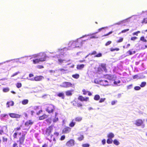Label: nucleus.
<instances>
[{
  "label": "nucleus",
  "instance_id": "obj_36",
  "mask_svg": "<svg viewBox=\"0 0 147 147\" xmlns=\"http://www.w3.org/2000/svg\"><path fill=\"white\" fill-rule=\"evenodd\" d=\"M84 136L82 135H81L80 137L78 138V140L79 141H81L83 140Z\"/></svg>",
  "mask_w": 147,
  "mask_h": 147
},
{
  "label": "nucleus",
  "instance_id": "obj_56",
  "mask_svg": "<svg viewBox=\"0 0 147 147\" xmlns=\"http://www.w3.org/2000/svg\"><path fill=\"white\" fill-rule=\"evenodd\" d=\"M65 136L64 135H63L61 136L60 140H63L65 139Z\"/></svg>",
  "mask_w": 147,
  "mask_h": 147
},
{
  "label": "nucleus",
  "instance_id": "obj_38",
  "mask_svg": "<svg viewBox=\"0 0 147 147\" xmlns=\"http://www.w3.org/2000/svg\"><path fill=\"white\" fill-rule=\"evenodd\" d=\"M113 142L116 145H119V142L116 139H115L113 140Z\"/></svg>",
  "mask_w": 147,
  "mask_h": 147
},
{
  "label": "nucleus",
  "instance_id": "obj_39",
  "mask_svg": "<svg viewBox=\"0 0 147 147\" xmlns=\"http://www.w3.org/2000/svg\"><path fill=\"white\" fill-rule=\"evenodd\" d=\"M123 40V38L121 37H120L119 39L118 40H117L116 41V42L117 43H120L121 42H122Z\"/></svg>",
  "mask_w": 147,
  "mask_h": 147
},
{
  "label": "nucleus",
  "instance_id": "obj_26",
  "mask_svg": "<svg viewBox=\"0 0 147 147\" xmlns=\"http://www.w3.org/2000/svg\"><path fill=\"white\" fill-rule=\"evenodd\" d=\"M76 124V123L74 121V119L72 120L69 123V125L71 127H74Z\"/></svg>",
  "mask_w": 147,
  "mask_h": 147
},
{
  "label": "nucleus",
  "instance_id": "obj_7",
  "mask_svg": "<svg viewBox=\"0 0 147 147\" xmlns=\"http://www.w3.org/2000/svg\"><path fill=\"white\" fill-rule=\"evenodd\" d=\"M26 138V134H24L22 135V136L20 137L18 141L17 142H19L20 145L23 144Z\"/></svg>",
  "mask_w": 147,
  "mask_h": 147
},
{
  "label": "nucleus",
  "instance_id": "obj_60",
  "mask_svg": "<svg viewBox=\"0 0 147 147\" xmlns=\"http://www.w3.org/2000/svg\"><path fill=\"white\" fill-rule=\"evenodd\" d=\"M54 134L56 136H59V134L57 132H54Z\"/></svg>",
  "mask_w": 147,
  "mask_h": 147
},
{
  "label": "nucleus",
  "instance_id": "obj_62",
  "mask_svg": "<svg viewBox=\"0 0 147 147\" xmlns=\"http://www.w3.org/2000/svg\"><path fill=\"white\" fill-rule=\"evenodd\" d=\"M102 144L103 145H104L106 143V140L105 139L102 140Z\"/></svg>",
  "mask_w": 147,
  "mask_h": 147
},
{
  "label": "nucleus",
  "instance_id": "obj_40",
  "mask_svg": "<svg viewBox=\"0 0 147 147\" xmlns=\"http://www.w3.org/2000/svg\"><path fill=\"white\" fill-rule=\"evenodd\" d=\"M146 82H142L141 83V84L140 85V86L141 87H143L146 86Z\"/></svg>",
  "mask_w": 147,
  "mask_h": 147
},
{
  "label": "nucleus",
  "instance_id": "obj_21",
  "mask_svg": "<svg viewBox=\"0 0 147 147\" xmlns=\"http://www.w3.org/2000/svg\"><path fill=\"white\" fill-rule=\"evenodd\" d=\"M14 104V102L13 101H12L7 102V103L6 105H7V107H10V106H13Z\"/></svg>",
  "mask_w": 147,
  "mask_h": 147
},
{
  "label": "nucleus",
  "instance_id": "obj_47",
  "mask_svg": "<svg viewBox=\"0 0 147 147\" xmlns=\"http://www.w3.org/2000/svg\"><path fill=\"white\" fill-rule=\"evenodd\" d=\"M140 31H138L137 32H134L132 34L133 35H136V36H138V33H140Z\"/></svg>",
  "mask_w": 147,
  "mask_h": 147
},
{
  "label": "nucleus",
  "instance_id": "obj_3",
  "mask_svg": "<svg viewBox=\"0 0 147 147\" xmlns=\"http://www.w3.org/2000/svg\"><path fill=\"white\" fill-rule=\"evenodd\" d=\"M55 106L52 104H49L48 105L46 109V111L49 114L53 113L55 110Z\"/></svg>",
  "mask_w": 147,
  "mask_h": 147
},
{
  "label": "nucleus",
  "instance_id": "obj_33",
  "mask_svg": "<svg viewBox=\"0 0 147 147\" xmlns=\"http://www.w3.org/2000/svg\"><path fill=\"white\" fill-rule=\"evenodd\" d=\"M113 141L112 139L108 138L107 140V142L108 144H111L112 143Z\"/></svg>",
  "mask_w": 147,
  "mask_h": 147
},
{
  "label": "nucleus",
  "instance_id": "obj_8",
  "mask_svg": "<svg viewBox=\"0 0 147 147\" xmlns=\"http://www.w3.org/2000/svg\"><path fill=\"white\" fill-rule=\"evenodd\" d=\"M62 85V87L65 88L73 87V86L74 85L71 83L68 82H64L63 83Z\"/></svg>",
  "mask_w": 147,
  "mask_h": 147
},
{
  "label": "nucleus",
  "instance_id": "obj_27",
  "mask_svg": "<svg viewBox=\"0 0 147 147\" xmlns=\"http://www.w3.org/2000/svg\"><path fill=\"white\" fill-rule=\"evenodd\" d=\"M58 58V63L60 65L62 64L63 63V62L65 61L64 59H61L60 58H59V57H57Z\"/></svg>",
  "mask_w": 147,
  "mask_h": 147
},
{
  "label": "nucleus",
  "instance_id": "obj_10",
  "mask_svg": "<svg viewBox=\"0 0 147 147\" xmlns=\"http://www.w3.org/2000/svg\"><path fill=\"white\" fill-rule=\"evenodd\" d=\"M78 99L81 102L85 101L87 102L89 100V98L88 97H84L82 96H79L78 97Z\"/></svg>",
  "mask_w": 147,
  "mask_h": 147
},
{
  "label": "nucleus",
  "instance_id": "obj_63",
  "mask_svg": "<svg viewBox=\"0 0 147 147\" xmlns=\"http://www.w3.org/2000/svg\"><path fill=\"white\" fill-rule=\"evenodd\" d=\"M132 86V84H130V85H129L127 87V89H129L131 88Z\"/></svg>",
  "mask_w": 147,
  "mask_h": 147
},
{
  "label": "nucleus",
  "instance_id": "obj_1",
  "mask_svg": "<svg viewBox=\"0 0 147 147\" xmlns=\"http://www.w3.org/2000/svg\"><path fill=\"white\" fill-rule=\"evenodd\" d=\"M83 41L77 40L75 41L70 42L68 43V48L70 49L73 48L79 47L82 46Z\"/></svg>",
  "mask_w": 147,
  "mask_h": 147
},
{
  "label": "nucleus",
  "instance_id": "obj_51",
  "mask_svg": "<svg viewBox=\"0 0 147 147\" xmlns=\"http://www.w3.org/2000/svg\"><path fill=\"white\" fill-rule=\"evenodd\" d=\"M113 78V77L112 76L108 75L107 77V78L109 80H110L112 79Z\"/></svg>",
  "mask_w": 147,
  "mask_h": 147
},
{
  "label": "nucleus",
  "instance_id": "obj_12",
  "mask_svg": "<svg viewBox=\"0 0 147 147\" xmlns=\"http://www.w3.org/2000/svg\"><path fill=\"white\" fill-rule=\"evenodd\" d=\"M44 77L42 76H37L35 77L33 79H30V80L32 81H41L43 79Z\"/></svg>",
  "mask_w": 147,
  "mask_h": 147
},
{
  "label": "nucleus",
  "instance_id": "obj_9",
  "mask_svg": "<svg viewBox=\"0 0 147 147\" xmlns=\"http://www.w3.org/2000/svg\"><path fill=\"white\" fill-rule=\"evenodd\" d=\"M74 141L73 139H70L66 143V145L67 147H70L74 145Z\"/></svg>",
  "mask_w": 147,
  "mask_h": 147
},
{
  "label": "nucleus",
  "instance_id": "obj_4",
  "mask_svg": "<svg viewBox=\"0 0 147 147\" xmlns=\"http://www.w3.org/2000/svg\"><path fill=\"white\" fill-rule=\"evenodd\" d=\"M71 103L73 106L76 107L81 108L82 106V104L77 100H74L71 102Z\"/></svg>",
  "mask_w": 147,
  "mask_h": 147
},
{
  "label": "nucleus",
  "instance_id": "obj_45",
  "mask_svg": "<svg viewBox=\"0 0 147 147\" xmlns=\"http://www.w3.org/2000/svg\"><path fill=\"white\" fill-rule=\"evenodd\" d=\"M105 100H106L105 98H101L100 99L99 102V103H102V102H104V101Z\"/></svg>",
  "mask_w": 147,
  "mask_h": 147
},
{
  "label": "nucleus",
  "instance_id": "obj_34",
  "mask_svg": "<svg viewBox=\"0 0 147 147\" xmlns=\"http://www.w3.org/2000/svg\"><path fill=\"white\" fill-rule=\"evenodd\" d=\"M140 40L141 41H142L144 42H146L147 40L143 36H141L140 38Z\"/></svg>",
  "mask_w": 147,
  "mask_h": 147
},
{
  "label": "nucleus",
  "instance_id": "obj_16",
  "mask_svg": "<svg viewBox=\"0 0 147 147\" xmlns=\"http://www.w3.org/2000/svg\"><path fill=\"white\" fill-rule=\"evenodd\" d=\"M71 128L68 127H65L63 130V133L64 134H67L70 131Z\"/></svg>",
  "mask_w": 147,
  "mask_h": 147
},
{
  "label": "nucleus",
  "instance_id": "obj_48",
  "mask_svg": "<svg viewBox=\"0 0 147 147\" xmlns=\"http://www.w3.org/2000/svg\"><path fill=\"white\" fill-rule=\"evenodd\" d=\"M82 91L83 92V94L84 95H86L88 92V91H86L85 89H83Z\"/></svg>",
  "mask_w": 147,
  "mask_h": 147
},
{
  "label": "nucleus",
  "instance_id": "obj_6",
  "mask_svg": "<svg viewBox=\"0 0 147 147\" xmlns=\"http://www.w3.org/2000/svg\"><path fill=\"white\" fill-rule=\"evenodd\" d=\"M53 129V127L51 126H49L46 128L45 130V134L47 136H49Z\"/></svg>",
  "mask_w": 147,
  "mask_h": 147
},
{
  "label": "nucleus",
  "instance_id": "obj_29",
  "mask_svg": "<svg viewBox=\"0 0 147 147\" xmlns=\"http://www.w3.org/2000/svg\"><path fill=\"white\" fill-rule=\"evenodd\" d=\"M94 99L95 100H98L100 99V96L98 94H96L94 96Z\"/></svg>",
  "mask_w": 147,
  "mask_h": 147
},
{
  "label": "nucleus",
  "instance_id": "obj_50",
  "mask_svg": "<svg viewBox=\"0 0 147 147\" xmlns=\"http://www.w3.org/2000/svg\"><path fill=\"white\" fill-rule=\"evenodd\" d=\"M20 73V72L19 71H18L17 72H16L15 73H14V74H13L12 75H11V77H12L14 76H16L18 74Z\"/></svg>",
  "mask_w": 147,
  "mask_h": 147
},
{
  "label": "nucleus",
  "instance_id": "obj_58",
  "mask_svg": "<svg viewBox=\"0 0 147 147\" xmlns=\"http://www.w3.org/2000/svg\"><path fill=\"white\" fill-rule=\"evenodd\" d=\"M37 67L39 69H41L42 68H43L44 67L42 65H38L37 66Z\"/></svg>",
  "mask_w": 147,
  "mask_h": 147
},
{
  "label": "nucleus",
  "instance_id": "obj_41",
  "mask_svg": "<svg viewBox=\"0 0 147 147\" xmlns=\"http://www.w3.org/2000/svg\"><path fill=\"white\" fill-rule=\"evenodd\" d=\"M16 87L18 88H19L22 87V85L21 83H18L16 84Z\"/></svg>",
  "mask_w": 147,
  "mask_h": 147
},
{
  "label": "nucleus",
  "instance_id": "obj_23",
  "mask_svg": "<svg viewBox=\"0 0 147 147\" xmlns=\"http://www.w3.org/2000/svg\"><path fill=\"white\" fill-rule=\"evenodd\" d=\"M114 134L112 133L111 132L108 134L107 135V137L108 138L112 139L114 137Z\"/></svg>",
  "mask_w": 147,
  "mask_h": 147
},
{
  "label": "nucleus",
  "instance_id": "obj_13",
  "mask_svg": "<svg viewBox=\"0 0 147 147\" xmlns=\"http://www.w3.org/2000/svg\"><path fill=\"white\" fill-rule=\"evenodd\" d=\"M143 123V121L142 119H137L136 121L135 124L137 126H140Z\"/></svg>",
  "mask_w": 147,
  "mask_h": 147
},
{
  "label": "nucleus",
  "instance_id": "obj_53",
  "mask_svg": "<svg viewBox=\"0 0 147 147\" xmlns=\"http://www.w3.org/2000/svg\"><path fill=\"white\" fill-rule=\"evenodd\" d=\"M121 82V81L120 80H118L117 82L115 81L114 82V84L115 85H117V84H119Z\"/></svg>",
  "mask_w": 147,
  "mask_h": 147
},
{
  "label": "nucleus",
  "instance_id": "obj_49",
  "mask_svg": "<svg viewBox=\"0 0 147 147\" xmlns=\"http://www.w3.org/2000/svg\"><path fill=\"white\" fill-rule=\"evenodd\" d=\"M112 42L111 41H107L105 44L106 46H107L110 45L111 43Z\"/></svg>",
  "mask_w": 147,
  "mask_h": 147
},
{
  "label": "nucleus",
  "instance_id": "obj_52",
  "mask_svg": "<svg viewBox=\"0 0 147 147\" xmlns=\"http://www.w3.org/2000/svg\"><path fill=\"white\" fill-rule=\"evenodd\" d=\"M134 89L136 90H139L140 89V88L139 86L135 87Z\"/></svg>",
  "mask_w": 147,
  "mask_h": 147
},
{
  "label": "nucleus",
  "instance_id": "obj_46",
  "mask_svg": "<svg viewBox=\"0 0 147 147\" xmlns=\"http://www.w3.org/2000/svg\"><path fill=\"white\" fill-rule=\"evenodd\" d=\"M82 147H89L90 145L88 144H82Z\"/></svg>",
  "mask_w": 147,
  "mask_h": 147
},
{
  "label": "nucleus",
  "instance_id": "obj_31",
  "mask_svg": "<svg viewBox=\"0 0 147 147\" xmlns=\"http://www.w3.org/2000/svg\"><path fill=\"white\" fill-rule=\"evenodd\" d=\"M80 76L79 74H76L72 75V77L75 79H78L79 78Z\"/></svg>",
  "mask_w": 147,
  "mask_h": 147
},
{
  "label": "nucleus",
  "instance_id": "obj_37",
  "mask_svg": "<svg viewBox=\"0 0 147 147\" xmlns=\"http://www.w3.org/2000/svg\"><path fill=\"white\" fill-rule=\"evenodd\" d=\"M2 141L3 142H7L8 140V138L5 136H3L2 137Z\"/></svg>",
  "mask_w": 147,
  "mask_h": 147
},
{
  "label": "nucleus",
  "instance_id": "obj_64",
  "mask_svg": "<svg viewBox=\"0 0 147 147\" xmlns=\"http://www.w3.org/2000/svg\"><path fill=\"white\" fill-rule=\"evenodd\" d=\"M48 146L47 144H44L42 146V147H47Z\"/></svg>",
  "mask_w": 147,
  "mask_h": 147
},
{
  "label": "nucleus",
  "instance_id": "obj_20",
  "mask_svg": "<svg viewBox=\"0 0 147 147\" xmlns=\"http://www.w3.org/2000/svg\"><path fill=\"white\" fill-rule=\"evenodd\" d=\"M57 96L59 97H61L63 99H64L65 98V95L63 92L59 93L57 94Z\"/></svg>",
  "mask_w": 147,
  "mask_h": 147
},
{
  "label": "nucleus",
  "instance_id": "obj_19",
  "mask_svg": "<svg viewBox=\"0 0 147 147\" xmlns=\"http://www.w3.org/2000/svg\"><path fill=\"white\" fill-rule=\"evenodd\" d=\"M48 117V116L47 115H46L45 114H44L42 116H41L39 117V120H43L47 118Z\"/></svg>",
  "mask_w": 147,
  "mask_h": 147
},
{
  "label": "nucleus",
  "instance_id": "obj_25",
  "mask_svg": "<svg viewBox=\"0 0 147 147\" xmlns=\"http://www.w3.org/2000/svg\"><path fill=\"white\" fill-rule=\"evenodd\" d=\"M82 119V117H76L75 119H74V121L75 120L76 121L80 122L81 121Z\"/></svg>",
  "mask_w": 147,
  "mask_h": 147
},
{
  "label": "nucleus",
  "instance_id": "obj_61",
  "mask_svg": "<svg viewBox=\"0 0 147 147\" xmlns=\"http://www.w3.org/2000/svg\"><path fill=\"white\" fill-rule=\"evenodd\" d=\"M138 77V75H134L133 76V78L134 79H135L137 78Z\"/></svg>",
  "mask_w": 147,
  "mask_h": 147
},
{
  "label": "nucleus",
  "instance_id": "obj_35",
  "mask_svg": "<svg viewBox=\"0 0 147 147\" xmlns=\"http://www.w3.org/2000/svg\"><path fill=\"white\" fill-rule=\"evenodd\" d=\"M57 113L56 112L55 113V118L54 119H53V121L54 122H55L56 121H58V118L57 117V118L56 117V116H57Z\"/></svg>",
  "mask_w": 147,
  "mask_h": 147
},
{
  "label": "nucleus",
  "instance_id": "obj_44",
  "mask_svg": "<svg viewBox=\"0 0 147 147\" xmlns=\"http://www.w3.org/2000/svg\"><path fill=\"white\" fill-rule=\"evenodd\" d=\"M129 30V29H126L124 30H122L121 31V32L119 33V34H121V33H125V32H126L128 31Z\"/></svg>",
  "mask_w": 147,
  "mask_h": 147
},
{
  "label": "nucleus",
  "instance_id": "obj_2",
  "mask_svg": "<svg viewBox=\"0 0 147 147\" xmlns=\"http://www.w3.org/2000/svg\"><path fill=\"white\" fill-rule=\"evenodd\" d=\"M47 57V56L45 52L40 53L34 57H38L40 60L41 62L45 61Z\"/></svg>",
  "mask_w": 147,
  "mask_h": 147
},
{
  "label": "nucleus",
  "instance_id": "obj_28",
  "mask_svg": "<svg viewBox=\"0 0 147 147\" xmlns=\"http://www.w3.org/2000/svg\"><path fill=\"white\" fill-rule=\"evenodd\" d=\"M136 53V51H134L132 52L131 50H129L127 52V53L128 54V55H131L135 53Z\"/></svg>",
  "mask_w": 147,
  "mask_h": 147
},
{
  "label": "nucleus",
  "instance_id": "obj_11",
  "mask_svg": "<svg viewBox=\"0 0 147 147\" xmlns=\"http://www.w3.org/2000/svg\"><path fill=\"white\" fill-rule=\"evenodd\" d=\"M97 53V52L96 51H93L91 53H89V55H95L94 57H100L102 56V55L101 53H99L98 54L96 55Z\"/></svg>",
  "mask_w": 147,
  "mask_h": 147
},
{
  "label": "nucleus",
  "instance_id": "obj_24",
  "mask_svg": "<svg viewBox=\"0 0 147 147\" xmlns=\"http://www.w3.org/2000/svg\"><path fill=\"white\" fill-rule=\"evenodd\" d=\"M32 61L34 64H36L39 63L40 62H41L40 60L39 59H36L32 60Z\"/></svg>",
  "mask_w": 147,
  "mask_h": 147
},
{
  "label": "nucleus",
  "instance_id": "obj_57",
  "mask_svg": "<svg viewBox=\"0 0 147 147\" xmlns=\"http://www.w3.org/2000/svg\"><path fill=\"white\" fill-rule=\"evenodd\" d=\"M117 100H113L111 102V104L112 105H114L116 102H117Z\"/></svg>",
  "mask_w": 147,
  "mask_h": 147
},
{
  "label": "nucleus",
  "instance_id": "obj_30",
  "mask_svg": "<svg viewBox=\"0 0 147 147\" xmlns=\"http://www.w3.org/2000/svg\"><path fill=\"white\" fill-rule=\"evenodd\" d=\"M28 102V99H24L22 101V103L23 105H26Z\"/></svg>",
  "mask_w": 147,
  "mask_h": 147
},
{
  "label": "nucleus",
  "instance_id": "obj_55",
  "mask_svg": "<svg viewBox=\"0 0 147 147\" xmlns=\"http://www.w3.org/2000/svg\"><path fill=\"white\" fill-rule=\"evenodd\" d=\"M137 38H138L137 37H136L134 36V37H132L131 38V40L134 41V40H135L136 39H137Z\"/></svg>",
  "mask_w": 147,
  "mask_h": 147
},
{
  "label": "nucleus",
  "instance_id": "obj_43",
  "mask_svg": "<svg viewBox=\"0 0 147 147\" xmlns=\"http://www.w3.org/2000/svg\"><path fill=\"white\" fill-rule=\"evenodd\" d=\"M3 90L4 92H7L9 90V89L8 88H5L3 89Z\"/></svg>",
  "mask_w": 147,
  "mask_h": 147
},
{
  "label": "nucleus",
  "instance_id": "obj_15",
  "mask_svg": "<svg viewBox=\"0 0 147 147\" xmlns=\"http://www.w3.org/2000/svg\"><path fill=\"white\" fill-rule=\"evenodd\" d=\"M100 83L102 85L104 86H107L110 85L109 82L107 80H101L100 81Z\"/></svg>",
  "mask_w": 147,
  "mask_h": 147
},
{
  "label": "nucleus",
  "instance_id": "obj_54",
  "mask_svg": "<svg viewBox=\"0 0 147 147\" xmlns=\"http://www.w3.org/2000/svg\"><path fill=\"white\" fill-rule=\"evenodd\" d=\"M12 147H18V144L16 142H14L13 145Z\"/></svg>",
  "mask_w": 147,
  "mask_h": 147
},
{
  "label": "nucleus",
  "instance_id": "obj_22",
  "mask_svg": "<svg viewBox=\"0 0 147 147\" xmlns=\"http://www.w3.org/2000/svg\"><path fill=\"white\" fill-rule=\"evenodd\" d=\"M84 67V65L83 64L78 65H77L76 68L78 70H81L83 69Z\"/></svg>",
  "mask_w": 147,
  "mask_h": 147
},
{
  "label": "nucleus",
  "instance_id": "obj_32",
  "mask_svg": "<svg viewBox=\"0 0 147 147\" xmlns=\"http://www.w3.org/2000/svg\"><path fill=\"white\" fill-rule=\"evenodd\" d=\"M101 67L104 70H106V65L104 63H101L100 65Z\"/></svg>",
  "mask_w": 147,
  "mask_h": 147
},
{
  "label": "nucleus",
  "instance_id": "obj_59",
  "mask_svg": "<svg viewBox=\"0 0 147 147\" xmlns=\"http://www.w3.org/2000/svg\"><path fill=\"white\" fill-rule=\"evenodd\" d=\"M42 112V110H39L38 112L36 113V115H39Z\"/></svg>",
  "mask_w": 147,
  "mask_h": 147
},
{
  "label": "nucleus",
  "instance_id": "obj_14",
  "mask_svg": "<svg viewBox=\"0 0 147 147\" xmlns=\"http://www.w3.org/2000/svg\"><path fill=\"white\" fill-rule=\"evenodd\" d=\"M9 115L11 117L15 118H19L21 116L20 115L14 113H10Z\"/></svg>",
  "mask_w": 147,
  "mask_h": 147
},
{
  "label": "nucleus",
  "instance_id": "obj_5",
  "mask_svg": "<svg viewBox=\"0 0 147 147\" xmlns=\"http://www.w3.org/2000/svg\"><path fill=\"white\" fill-rule=\"evenodd\" d=\"M22 125H21L19 127H16L14 129L15 132L13 134V136L14 139H16L17 138V134L18 131L20 130Z\"/></svg>",
  "mask_w": 147,
  "mask_h": 147
},
{
  "label": "nucleus",
  "instance_id": "obj_17",
  "mask_svg": "<svg viewBox=\"0 0 147 147\" xmlns=\"http://www.w3.org/2000/svg\"><path fill=\"white\" fill-rule=\"evenodd\" d=\"M34 123V121H32L31 120H29L26 122L24 125L25 126L28 127L29 125H32Z\"/></svg>",
  "mask_w": 147,
  "mask_h": 147
},
{
  "label": "nucleus",
  "instance_id": "obj_42",
  "mask_svg": "<svg viewBox=\"0 0 147 147\" xmlns=\"http://www.w3.org/2000/svg\"><path fill=\"white\" fill-rule=\"evenodd\" d=\"M110 51H119V49L118 48H116L115 49H113L112 48H111L110 49Z\"/></svg>",
  "mask_w": 147,
  "mask_h": 147
},
{
  "label": "nucleus",
  "instance_id": "obj_18",
  "mask_svg": "<svg viewBox=\"0 0 147 147\" xmlns=\"http://www.w3.org/2000/svg\"><path fill=\"white\" fill-rule=\"evenodd\" d=\"M73 92V90H67L65 92V94L67 96H70L72 95V92Z\"/></svg>",
  "mask_w": 147,
  "mask_h": 147
}]
</instances>
